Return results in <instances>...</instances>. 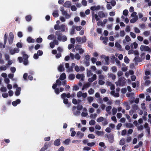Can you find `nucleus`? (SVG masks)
<instances>
[{
	"label": "nucleus",
	"mask_w": 151,
	"mask_h": 151,
	"mask_svg": "<svg viewBox=\"0 0 151 151\" xmlns=\"http://www.w3.org/2000/svg\"><path fill=\"white\" fill-rule=\"evenodd\" d=\"M59 29L61 31H58L55 32V35L57 36V39L60 41H62L63 42H65L67 41V39L66 37L65 36H62L61 32H64L65 31V28L67 29L65 25L62 24L60 25Z\"/></svg>",
	"instance_id": "1"
},
{
	"label": "nucleus",
	"mask_w": 151,
	"mask_h": 151,
	"mask_svg": "<svg viewBox=\"0 0 151 151\" xmlns=\"http://www.w3.org/2000/svg\"><path fill=\"white\" fill-rule=\"evenodd\" d=\"M98 15L94 14V12L92 13V21L93 22L95 21V19L96 21L99 20L100 18H103L106 17L107 14L106 13H104L103 11H100L98 13Z\"/></svg>",
	"instance_id": "2"
},
{
	"label": "nucleus",
	"mask_w": 151,
	"mask_h": 151,
	"mask_svg": "<svg viewBox=\"0 0 151 151\" xmlns=\"http://www.w3.org/2000/svg\"><path fill=\"white\" fill-rule=\"evenodd\" d=\"M61 97L63 99V103L67 105L68 107H69L70 105V103L68 102V100L67 99L65 98L66 96V93H63L61 94Z\"/></svg>",
	"instance_id": "3"
},
{
	"label": "nucleus",
	"mask_w": 151,
	"mask_h": 151,
	"mask_svg": "<svg viewBox=\"0 0 151 151\" xmlns=\"http://www.w3.org/2000/svg\"><path fill=\"white\" fill-rule=\"evenodd\" d=\"M125 81L124 78H119L118 82H116V86H124L125 83Z\"/></svg>",
	"instance_id": "4"
},
{
	"label": "nucleus",
	"mask_w": 151,
	"mask_h": 151,
	"mask_svg": "<svg viewBox=\"0 0 151 151\" xmlns=\"http://www.w3.org/2000/svg\"><path fill=\"white\" fill-rule=\"evenodd\" d=\"M140 50L141 51H148L149 52H151V49L148 46H144L142 45L140 47Z\"/></svg>",
	"instance_id": "5"
},
{
	"label": "nucleus",
	"mask_w": 151,
	"mask_h": 151,
	"mask_svg": "<svg viewBox=\"0 0 151 151\" xmlns=\"http://www.w3.org/2000/svg\"><path fill=\"white\" fill-rule=\"evenodd\" d=\"M14 38V35L12 32H10L9 34V44H12L13 42Z\"/></svg>",
	"instance_id": "6"
},
{
	"label": "nucleus",
	"mask_w": 151,
	"mask_h": 151,
	"mask_svg": "<svg viewBox=\"0 0 151 151\" xmlns=\"http://www.w3.org/2000/svg\"><path fill=\"white\" fill-rule=\"evenodd\" d=\"M107 137L109 141L111 143H112L114 141V138L113 135H107Z\"/></svg>",
	"instance_id": "7"
},
{
	"label": "nucleus",
	"mask_w": 151,
	"mask_h": 151,
	"mask_svg": "<svg viewBox=\"0 0 151 151\" xmlns=\"http://www.w3.org/2000/svg\"><path fill=\"white\" fill-rule=\"evenodd\" d=\"M71 5V2L69 1H67L64 3L63 6L65 7L68 8L70 7Z\"/></svg>",
	"instance_id": "8"
},
{
	"label": "nucleus",
	"mask_w": 151,
	"mask_h": 151,
	"mask_svg": "<svg viewBox=\"0 0 151 151\" xmlns=\"http://www.w3.org/2000/svg\"><path fill=\"white\" fill-rule=\"evenodd\" d=\"M96 79V74H94L92 77L88 79V81L90 82H92Z\"/></svg>",
	"instance_id": "9"
},
{
	"label": "nucleus",
	"mask_w": 151,
	"mask_h": 151,
	"mask_svg": "<svg viewBox=\"0 0 151 151\" xmlns=\"http://www.w3.org/2000/svg\"><path fill=\"white\" fill-rule=\"evenodd\" d=\"M21 91V88L20 87H17L15 92V95L17 96H19L20 94Z\"/></svg>",
	"instance_id": "10"
},
{
	"label": "nucleus",
	"mask_w": 151,
	"mask_h": 151,
	"mask_svg": "<svg viewBox=\"0 0 151 151\" xmlns=\"http://www.w3.org/2000/svg\"><path fill=\"white\" fill-rule=\"evenodd\" d=\"M100 8V6L99 5L97 6H92L91 7L90 9L92 11H95L96 10H99Z\"/></svg>",
	"instance_id": "11"
},
{
	"label": "nucleus",
	"mask_w": 151,
	"mask_h": 151,
	"mask_svg": "<svg viewBox=\"0 0 151 151\" xmlns=\"http://www.w3.org/2000/svg\"><path fill=\"white\" fill-rule=\"evenodd\" d=\"M22 55L23 59L24 60H28L29 58L28 55L26 54L25 52L24 51L22 52Z\"/></svg>",
	"instance_id": "12"
},
{
	"label": "nucleus",
	"mask_w": 151,
	"mask_h": 151,
	"mask_svg": "<svg viewBox=\"0 0 151 151\" xmlns=\"http://www.w3.org/2000/svg\"><path fill=\"white\" fill-rule=\"evenodd\" d=\"M84 77V76L83 74H82L81 75L80 74L78 73L76 76V77L77 79H79L81 78V80L82 81L83 80Z\"/></svg>",
	"instance_id": "13"
},
{
	"label": "nucleus",
	"mask_w": 151,
	"mask_h": 151,
	"mask_svg": "<svg viewBox=\"0 0 151 151\" xmlns=\"http://www.w3.org/2000/svg\"><path fill=\"white\" fill-rule=\"evenodd\" d=\"M66 78V75L65 73H63L61 74L59 78V79L61 80H63L65 79Z\"/></svg>",
	"instance_id": "14"
},
{
	"label": "nucleus",
	"mask_w": 151,
	"mask_h": 151,
	"mask_svg": "<svg viewBox=\"0 0 151 151\" xmlns=\"http://www.w3.org/2000/svg\"><path fill=\"white\" fill-rule=\"evenodd\" d=\"M60 139L59 138L55 140L54 142V144L56 146H59L60 144Z\"/></svg>",
	"instance_id": "15"
},
{
	"label": "nucleus",
	"mask_w": 151,
	"mask_h": 151,
	"mask_svg": "<svg viewBox=\"0 0 151 151\" xmlns=\"http://www.w3.org/2000/svg\"><path fill=\"white\" fill-rule=\"evenodd\" d=\"M134 61L135 63L141 62V59L139 56H136L134 59Z\"/></svg>",
	"instance_id": "16"
},
{
	"label": "nucleus",
	"mask_w": 151,
	"mask_h": 151,
	"mask_svg": "<svg viewBox=\"0 0 151 151\" xmlns=\"http://www.w3.org/2000/svg\"><path fill=\"white\" fill-rule=\"evenodd\" d=\"M138 19L137 16H135V17L133 18L130 20V22L132 23H133L136 22Z\"/></svg>",
	"instance_id": "17"
},
{
	"label": "nucleus",
	"mask_w": 151,
	"mask_h": 151,
	"mask_svg": "<svg viewBox=\"0 0 151 151\" xmlns=\"http://www.w3.org/2000/svg\"><path fill=\"white\" fill-rule=\"evenodd\" d=\"M84 134L80 131H78L77 133V135L79 137L80 139L82 138L84 136Z\"/></svg>",
	"instance_id": "18"
},
{
	"label": "nucleus",
	"mask_w": 151,
	"mask_h": 151,
	"mask_svg": "<svg viewBox=\"0 0 151 151\" xmlns=\"http://www.w3.org/2000/svg\"><path fill=\"white\" fill-rule=\"evenodd\" d=\"M105 60V64L108 65L109 64V58L108 56H106L104 58Z\"/></svg>",
	"instance_id": "19"
},
{
	"label": "nucleus",
	"mask_w": 151,
	"mask_h": 151,
	"mask_svg": "<svg viewBox=\"0 0 151 151\" xmlns=\"http://www.w3.org/2000/svg\"><path fill=\"white\" fill-rule=\"evenodd\" d=\"M27 41L29 43H34L35 42V40L33 38H32L30 37H29L27 38Z\"/></svg>",
	"instance_id": "20"
},
{
	"label": "nucleus",
	"mask_w": 151,
	"mask_h": 151,
	"mask_svg": "<svg viewBox=\"0 0 151 151\" xmlns=\"http://www.w3.org/2000/svg\"><path fill=\"white\" fill-rule=\"evenodd\" d=\"M90 84L89 83H87L84 84L82 88V90H83L89 87L90 86Z\"/></svg>",
	"instance_id": "21"
},
{
	"label": "nucleus",
	"mask_w": 151,
	"mask_h": 151,
	"mask_svg": "<svg viewBox=\"0 0 151 151\" xmlns=\"http://www.w3.org/2000/svg\"><path fill=\"white\" fill-rule=\"evenodd\" d=\"M58 70L60 72H62L64 70V68L63 65H60L58 67Z\"/></svg>",
	"instance_id": "22"
},
{
	"label": "nucleus",
	"mask_w": 151,
	"mask_h": 151,
	"mask_svg": "<svg viewBox=\"0 0 151 151\" xmlns=\"http://www.w3.org/2000/svg\"><path fill=\"white\" fill-rule=\"evenodd\" d=\"M95 133L98 136L102 135L104 134L103 132L99 131H96Z\"/></svg>",
	"instance_id": "23"
},
{
	"label": "nucleus",
	"mask_w": 151,
	"mask_h": 151,
	"mask_svg": "<svg viewBox=\"0 0 151 151\" xmlns=\"http://www.w3.org/2000/svg\"><path fill=\"white\" fill-rule=\"evenodd\" d=\"M25 19L27 22H29L32 19L31 16L30 15H28L26 16Z\"/></svg>",
	"instance_id": "24"
},
{
	"label": "nucleus",
	"mask_w": 151,
	"mask_h": 151,
	"mask_svg": "<svg viewBox=\"0 0 151 151\" xmlns=\"http://www.w3.org/2000/svg\"><path fill=\"white\" fill-rule=\"evenodd\" d=\"M125 143V140L124 138L121 139L119 142V144L120 145H124Z\"/></svg>",
	"instance_id": "25"
},
{
	"label": "nucleus",
	"mask_w": 151,
	"mask_h": 151,
	"mask_svg": "<svg viewBox=\"0 0 151 151\" xmlns=\"http://www.w3.org/2000/svg\"><path fill=\"white\" fill-rule=\"evenodd\" d=\"M93 100V98L91 96L88 97L87 98V100L88 102L89 103H91Z\"/></svg>",
	"instance_id": "26"
},
{
	"label": "nucleus",
	"mask_w": 151,
	"mask_h": 151,
	"mask_svg": "<svg viewBox=\"0 0 151 151\" xmlns=\"http://www.w3.org/2000/svg\"><path fill=\"white\" fill-rule=\"evenodd\" d=\"M53 16L54 17H58L59 14L57 11H55L52 13Z\"/></svg>",
	"instance_id": "27"
},
{
	"label": "nucleus",
	"mask_w": 151,
	"mask_h": 151,
	"mask_svg": "<svg viewBox=\"0 0 151 151\" xmlns=\"http://www.w3.org/2000/svg\"><path fill=\"white\" fill-rule=\"evenodd\" d=\"M75 78L74 75L73 74H70L68 76L69 79L70 80H72L74 79Z\"/></svg>",
	"instance_id": "28"
},
{
	"label": "nucleus",
	"mask_w": 151,
	"mask_h": 151,
	"mask_svg": "<svg viewBox=\"0 0 151 151\" xmlns=\"http://www.w3.org/2000/svg\"><path fill=\"white\" fill-rule=\"evenodd\" d=\"M104 120V117L102 116H101L97 119L96 121L98 122H100L103 121Z\"/></svg>",
	"instance_id": "29"
},
{
	"label": "nucleus",
	"mask_w": 151,
	"mask_h": 151,
	"mask_svg": "<svg viewBox=\"0 0 151 151\" xmlns=\"http://www.w3.org/2000/svg\"><path fill=\"white\" fill-rule=\"evenodd\" d=\"M75 26H73L72 28L71 29L70 34L71 35H72L75 32Z\"/></svg>",
	"instance_id": "30"
},
{
	"label": "nucleus",
	"mask_w": 151,
	"mask_h": 151,
	"mask_svg": "<svg viewBox=\"0 0 151 151\" xmlns=\"http://www.w3.org/2000/svg\"><path fill=\"white\" fill-rule=\"evenodd\" d=\"M88 92L89 94H92L94 93V91L92 88H91L89 90Z\"/></svg>",
	"instance_id": "31"
},
{
	"label": "nucleus",
	"mask_w": 151,
	"mask_h": 151,
	"mask_svg": "<svg viewBox=\"0 0 151 151\" xmlns=\"http://www.w3.org/2000/svg\"><path fill=\"white\" fill-rule=\"evenodd\" d=\"M124 61L125 63H128L129 62V60L127 56H125L124 58Z\"/></svg>",
	"instance_id": "32"
},
{
	"label": "nucleus",
	"mask_w": 151,
	"mask_h": 151,
	"mask_svg": "<svg viewBox=\"0 0 151 151\" xmlns=\"http://www.w3.org/2000/svg\"><path fill=\"white\" fill-rule=\"evenodd\" d=\"M74 58L77 60H79L81 58V56L78 53H76L74 56Z\"/></svg>",
	"instance_id": "33"
},
{
	"label": "nucleus",
	"mask_w": 151,
	"mask_h": 151,
	"mask_svg": "<svg viewBox=\"0 0 151 151\" xmlns=\"http://www.w3.org/2000/svg\"><path fill=\"white\" fill-rule=\"evenodd\" d=\"M88 137L89 138L91 139H93L95 138V135L93 134H89L88 136Z\"/></svg>",
	"instance_id": "34"
},
{
	"label": "nucleus",
	"mask_w": 151,
	"mask_h": 151,
	"mask_svg": "<svg viewBox=\"0 0 151 151\" xmlns=\"http://www.w3.org/2000/svg\"><path fill=\"white\" fill-rule=\"evenodd\" d=\"M128 14V10L126 9L123 11V14L125 16H127Z\"/></svg>",
	"instance_id": "35"
},
{
	"label": "nucleus",
	"mask_w": 151,
	"mask_h": 151,
	"mask_svg": "<svg viewBox=\"0 0 151 151\" xmlns=\"http://www.w3.org/2000/svg\"><path fill=\"white\" fill-rule=\"evenodd\" d=\"M70 140L69 139H67L63 141V143L66 145H68L69 144Z\"/></svg>",
	"instance_id": "36"
},
{
	"label": "nucleus",
	"mask_w": 151,
	"mask_h": 151,
	"mask_svg": "<svg viewBox=\"0 0 151 151\" xmlns=\"http://www.w3.org/2000/svg\"><path fill=\"white\" fill-rule=\"evenodd\" d=\"M134 29V32L136 33H139L140 32L139 29L137 27H135Z\"/></svg>",
	"instance_id": "37"
},
{
	"label": "nucleus",
	"mask_w": 151,
	"mask_h": 151,
	"mask_svg": "<svg viewBox=\"0 0 151 151\" xmlns=\"http://www.w3.org/2000/svg\"><path fill=\"white\" fill-rule=\"evenodd\" d=\"M81 45H77L75 46V49L76 50H79L80 49H81Z\"/></svg>",
	"instance_id": "38"
},
{
	"label": "nucleus",
	"mask_w": 151,
	"mask_h": 151,
	"mask_svg": "<svg viewBox=\"0 0 151 151\" xmlns=\"http://www.w3.org/2000/svg\"><path fill=\"white\" fill-rule=\"evenodd\" d=\"M117 109L114 107L112 109V114L113 115L115 114L117 112Z\"/></svg>",
	"instance_id": "39"
},
{
	"label": "nucleus",
	"mask_w": 151,
	"mask_h": 151,
	"mask_svg": "<svg viewBox=\"0 0 151 151\" xmlns=\"http://www.w3.org/2000/svg\"><path fill=\"white\" fill-rule=\"evenodd\" d=\"M2 55L1 53H0V63L3 64L4 63V60L2 59Z\"/></svg>",
	"instance_id": "40"
},
{
	"label": "nucleus",
	"mask_w": 151,
	"mask_h": 151,
	"mask_svg": "<svg viewBox=\"0 0 151 151\" xmlns=\"http://www.w3.org/2000/svg\"><path fill=\"white\" fill-rule=\"evenodd\" d=\"M126 126L127 128H132L133 127V125L130 123H127Z\"/></svg>",
	"instance_id": "41"
},
{
	"label": "nucleus",
	"mask_w": 151,
	"mask_h": 151,
	"mask_svg": "<svg viewBox=\"0 0 151 151\" xmlns=\"http://www.w3.org/2000/svg\"><path fill=\"white\" fill-rule=\"evenodd\" d=\"M42 41V39L41 37L38 38L36 40V42L38 43H41Z\"/></svg>",
	"instance_id": "42"
},
{
	"label": "nucleus",
	"mask_w": 151,
	"mask_h": 151,
	"mask_svg": "<svg viewBox=\"0 0 151 151\" xmlns=\"http://www.w3.org/2000/svg\"><path fill=\"white\" fill-rule=\"evenodd\" d=\"M130 34L131 36L133 38H135L136 37V35L132 32H130Z\"/></svg>",
	"instance_id": "43"
},
{
	"label": "nucleus",
	"mask_w": 151,
	"mask_h": 151,
	"mask_svg": "<svg viewBox=\"0 0 151 151\" xmlns=\"http://www.w3.org/2000/svg\"><path fill=\"white\" fill-rule=\"evenodd\" d=\"M96 123L95 121L93 120H91L89 122V124L90 125H94Z\"/></svg>",
	"instance_id": "44"
},
{
	"label": "nucleus",
	"mask_w": 151,
	"mask_h": 151,
	"mask_svg": "<svg viewBox=\"0 0 151 151\" xmlns=\"http://www.w3.org/2000/svg\"><path fill=\"white\" fill-rule=\"evenodd\" d=\"M115 46L119 49H121L122 48V46L118 42H116L115 44Z\"/></svg>",
	"instance_id": "45"
},
{
	"label": "nucleus",
	"mask_w": 151,
	"mask_h": 151,
	"mask_svg": "<svg viewBox=\"0 0 151 151\" xmlns=\"http://www.w3.org/2000/svg\"><path fill=\"white\" fill-rule=\"evenodd\" d=\"M120 35L122 37H123L125 35V32L124 30L121 31L120 32Z\"/></svg>",
	"instance_id": "46"
},
{
	"label": "nucleus",
	"mask_w": 151,
	"mask_h": 151,
	"mask_svg": "<svg viewBox=\"0 0 151 151\" xmlns=\"http://www.w3.org/2000/svg\"><path fill=\"white\" fill-rule=\"evenodd\" d=\"M125 39L127 42H129L131 40L130 37L128 35H126L125 37Z\"/></svg>",
	"instance_id": "47"
},
{
	"label": "nucleus",
	"mask_w": 151,
	"mask_h": 151,
	"mask_svg": "<svg viewBox=\"0 0 151 151\" xmlns=\"http://www.w3.org/2000/svg\"><path fill=\"white\" fill-rule=\"evenodd\" d=\"M77 95L78 97H81L82 96V93L81 91H79L77 93Z\"/></svg>",
	"instance_id": "48"
},
{
	"label": "nucleus",
	"mask_w": 151,
	"mask_h": 151,
	"mask_svg": "<svg viewBox=\"0 0 151 151\" xmlns=\"http://www.w3.org/2000/svg\"><path fill=\"white\" fill-rule=\"evenodd\" d=\"M16 45L17 48H21L22 47V44L20 42H19L17 43Z\"/></svg>",
	"instance_id": "49"
},
{
	"label": "nucleus",
	"mask_w": 151,
	"mask_h": 151,
	"mask_svg": "<svg viewBox=\"0 0 151 151\" xmlns=\"http://www.w3.org/2000/svg\"><path fill=\"white\" fill-rule=\"evenodd\" d=\"M0 90L2 92H6V88L5 87H1L0 88Z\"/></svg>",
	"instance_id": "50"
},
{
	"label": "nucleus",
	"mask_w": 151,
	"mask_h": 151,
	"mask_svg": "<svg viewBox=\"0 0 151 151\" xmlns=\"http://www.w3.org/2000/svg\"><path fill=\"white\" fill-rule=\"evenodd\" d=\"M43 53V52L41 50H38L37 52V54L39 56H41L42 55Z\"/></svg>",
	"instance_id": "51"
},
{
	"label": "nucleus",
	"mask_w": 151,
	"mask_h": 151,
	"mask_svg": "<svg viewBox=\"0 0 151 151\" xmlns=\"http://www.w3.org/2000/svg\"><path fill=\"white\" fill-rule=\"evenodd\" d=\"M151 83V81L149 80H146L145 83L144 85L146 86H148Z\"/></svg>",
	"instance_id": "52"
},
{
	"label": "nucleus",
	"mask_w": 151,
	"mask_h": 151,
	"mask_svg": "<svg viewBox=\"0 0 151 151\" xmlns=\"http://www.w3.org/2000/svg\"><path fill=\"white\" fill-rule=\"evenodd\" d=\"M56 84H57L58 85L61 86L62 84L61 81H60L59 79H57L56 81Z\"/></svg>",
	"instance_id": "53"
},
{
	"label": "nucleus",
	"mask_w": 151,
	"mask_h": 151,
	"mask_svg": "<svg viewBox=\"0 0 151 151\" xmlns=\"http://www.w3.org/2000/svg\"><path fill=\"white\" fill-rule=\"evenodd\" d=\"M88 146L89 147H92L93 146L95 145V143L94 142H92L91 143L88 142L87 144Z\"/></svg>",
	"instance_id": "54"
},
{
	"label": "nucleus",
	"mask_w": 151,
	"mask_h": 151,
	"mask_svg": "<svg viewBox=\"0 0 151 151\" xmlns=\"http://www.w3.org/2000/svg\"><path fill=\"white\" fill-rule=\"evenodd\" d=\"M98 22H97V24L98 26L101 25L102 26L103 25V23L102 22V21H100L99 20L98 21Z\"/></svg>",
	"instance_id": "55"
},
{
	"label": "nucleus",
	"mask_w": 151,
	"mask_h": 151,
	"mask_svg": "<svg viewBox=\"0 0 151 151\" xmlns=\"http://www.w3.org/2000/svg\"><path fill=\"white\" fill-rule=\"evenodd\" d=\"M6 69V66H1L0 67V69L1 70H5Z\"/></svg>",
	"instance_id": "56"
},
{
	"label": "nucleus",
	"mask_w": 151,
	"mask_h": 151,
	"mask_svg": "<svg viewBox=\"0 0 151 151\" xmlns=\"http://www.w3.org/2000/svg\"><path fill=\"white\" fill-rule=\"evenodd\" d=\"M97 116V114H91L90 116V117L93 119H95L96 117Z\"/></svg>",
	"instance_id": "57"
},
{
	"label": "nucleus",
	"mask_w": 151,
	"mask_h": 151,
	"mask_svg": "<svg viewBox=\"0 0 151 151\" xmlns=\"http://www.w3.org/2000/svg\"><path fill=\"white\" fill-rule=\"evenodd\" d=\"M132 109L134 110H137L138 109V106L136 104H134L132 107Z\"/></svg>",
	"instance_id": "58"
},
{
	"label": "nucleus",
	"mask_w": 151,
	"mask_h": 151,
	"mask_svg": "<svg viewBox=\"0 0 151 151\" xmlns=\"http://www.w3.org/2000/svg\"><path fill=\"white\" fill-rule=\"evenodd\" d=\"M111 69L112 71L114 72H116L117 70V68L115 66L112 67Z\"/></svg>",
	"instance_id": "59"
},
{
	"label": "nucleus",
	"mask_w": 151,
	"mask_h": 151,
	"mask_svg": "<svg viewBox=\"0 0 151 151\" xmlns=\"http://www.w3.org/2000/svg\"><path fill=\"white\" fill-rule=\"evenodd\" d=\"M28 60H24V61L23 62V64L25 65H28Z\"/></svg>",
	"instance_id": "60"
},
{
	"label": "nucleus",
	"mask_w": 151,
	"mask_h": 151,
	"mask_svg": "<svg viewBox=\"0 0 151 151\" xmlns=\"http://www.w3.org/2000/svg\"><path fill=\"white\" fill-rule=\"evenodd\" d=\"M60 25H58V24L55 25L54 26V27L55 29L56 30H59L60 27Z\"/></svg>",
	"instance_id": "61"
},
{
	"label": "nucleus",
	"mask_w": 151,
	"mask_h": 151,
	"mask_svg": "<svg viewBox=\"0 0 151 151\" xmlns=\"http://www.w3.org/2000/svg\"><path fill=\"white\" fill-rule=\"evenodd\" d=\"M71 10L73 11H75L76 10L77 8L75 6H72L71 7Z\"/></svg>",
	"instance_id": "62"
},
{
	"label": "nucleus",
	"mask_w": 151,
	"mask_h": 151,
	"mask_svg": "<svg viewBox=\"0 0 151 151\" xmlns=\"http://www.w3.org/2000/svg\"><path fill=\"white\" fill-rule=\"evenodd\" d=\"M111 109V106H109L106 107V110L107 112H108L110 111V110Z\"/></svg>",
	"instance_id": "63"
},
{
	"label": "nucleus",
	"mask_w": 151,
	"mask_h": 151,
	"mask_svg": "<svg viewBox=\"0 0 151 151\" xmlns=\"http://www.w3.org/2000/svg\"><path fill=\"white\" fill-rule=\"evenodd\" d=\"M122 124L121 123H119L116 126V129L118 130L120 129L121 127L122 126Z\"/></svg>",
	"instance_id": "64"
}]
</instances>
